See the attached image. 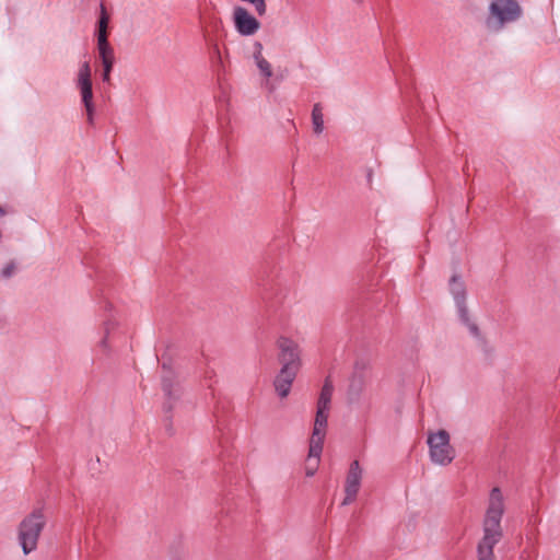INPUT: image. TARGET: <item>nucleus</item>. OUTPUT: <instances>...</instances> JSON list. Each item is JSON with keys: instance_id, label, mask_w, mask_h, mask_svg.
Segmentation results:
<instances>
[{"instance_id": "2", "label": "nucleus", "mask_w": 560, "mask_h": 560, "mask_svg": "<svg viewBox=\"0 0 560 560\" xmlns=\"http://www.w3.org/2000/svg\"><path fill=\"white\" fill-rule=\"evenodd\" d=\"M504 513V499L499 488L489 495L483 521V537L478 545V560H494L493 547L502 537L501 518Z\"/></svg>"}, {"instance_id": "11", "label": "nucleus", "mask_w": 560, "mask_h": 560, "mask_svg": "<svg viewBox=\"0 0 560 560\" xmlns=\"http://www.w3.org/2000/svg\"><path fill=\"white\" fill-rule=\"evenodd\" d=\"M362 469L358 460L351 463L346 481H345V499L342 505L354 502L361 487Z\"/></svg>"}, {"instance_id": "4", "label": "nucleus", "mask_w": 560, "mask_h": 560, "mask_svg": "<svg viewBox=\"0 0 560 560\" xmlns=\"http://www.w3.org/2000/svg\"><path fill=\"white\" fill-rule=\"evenodd\" d=\"M45 524L46 520L40 511L32 512L20 523L18 528V541L24 555L36 550Z\"/></svg>"}, {"instance_id": "5", "label": "nucleus", "mask_w": 560, "mask_h": 560, "mask_svg": "<svg viewBox=\"0 0 560 560\" xmlns=\"http://www.w3.org/2000/svg\"><path fill=\"white\" fill-rule=\"evenodd\" d=\"M429 455L431 460L441 466H446L455 458V450L450 443V434L441 429L428 434Z\"/></svg>"}, {"instance_id": "7", "label": "nucleus", "mask_w": 560, "mask_h": 560, "mask_svg": "<svg viewBox=\"0 0 560 560\" xmlns=\"http://www.w3.org/2000/svg\"><path fill=\"white\" fill-rule=\"evenodd\" d=\"M450 291L456 302L460 319L467 324L469 331L474 336H478V327L475 323L469 320L468 312L464 303L466 294L465 284L456 275H454L450 280Z\"/></svg>"}, {"instance_id": "14", "label": "nucleus", "mask_w": 560, "mask_h": 560, "mask_svg": "<svg viewBox=\"0 0 560 560\" xmlns=\"http://www.w3.org/2000/svg\"><path fill=\"white\" fill-rule=\"evenodd\" d=\"M312 122L315 133H320L324 129V117L319 104H315L312 110Z\"/></svg>"}, {"instance_id": "6", "label": "nucleus", "mask_w": 560, "mask_h": 560, "mask_svg": "<svg viewBox=\"0 0 560 560\" xmlns=\"http://www.w3.org/2000/svg\"><path fill=\"white\" fill-rule=\"evenodd\" d=\"M75 85L80 92L81 102L86 112V120L92 125L94 121L95 105L92 90V71L89 61H84L80 65Z\"/></svg>"}, {"instance_id": "15", "label": "nucleus", "mask_w": 560, "mask_h": 560, "mask_svg": "<svg viewBox=\"0 0 560 560\" xmlns=\"http://www.w3.org/2000/svg\"><path fill=\"white\" fill-rule=\"evenodd\" d=\"M320 453L322 452H318L316 455H314V454H312L311 450L308 451V457H307L306 467H305L306 476L312 477L315 475V472L318 468Z\"/></svg>"}, {"instance_id": "1", "label": "nucleus", "mask_w": 560, "mask_h": 560, "mask_svg": "<svg viewBox=\"0 0 560 560\" xmlns=\"http://www.w3.org/2000/svg\"><path fill=\"white\" fill-rule=\"evenodd\" d=\"M277 361L280 370L273 380V387L280 398L290 394L292 384L303 365L302 348L300 343L285 335L276 340Z\"/></svg>"}, {"instance_id": "17", "label": "nucleus", "mask_w": 560, "mask_h": 560, "mask_svg": "<svg viewBox=\"0 0 560 560\" xmlns=\"http://www.w3.org/2000/svg\"><path fill=\"white\" fill-rule=\"evenodd\" d=\"M102 65H103V74H102L103 81L109 82L110 72H112V69L114 66V61L106 60V61H103Z\"/></svg>"}, {"instance_id": "12", "label": "nucleus", "mask_w": 560, "mask_h": 560, "mask_svg": "<svg viewBox=\"0 0 560 560\" xmlns=\"http://www.w3.org/2000/svg\"><path fill=\"white\" fill-rule=\"evenodd\" d=\"M253 57L260 73L269 79L272 77V68L270 62L262 56V45L259 42L254 44Z\"/></svg>"}, {"instance_id": "13", "label": "nucleus", "mask_w": 560, "mask_h": 560, "mask_svg": "<svg viewBox=\"0 0 560 560\" xmlns=\"http://www.w3.org/2000/svg\"><path fill=\"white\" fill-rule=\"evenodd\" d=\"M332 393H334L332 382L330 381V378L327 377L322 387V390H320V394H319V397L317 400V406L322 407V408L330 409Z\"/></svg>"}, {"instance_id": "10", "label": "nucleus", "mask_w": 560, "mask_h": 560, "mask_svg": "<svg viewBox=\"0 0 560 560\" xmlns=\"http://www.w3.org/2000/svg\"><path fill=\"white\" fill-rule=\"evenodd\" d=\"M233 22L236 31L243 36L254 35L260 28V22L243 7L234 8Z\"/></svg>"}, {"instance_id": "8", "label": "nucleus", "mask_w": 560, "mask_h": 560, "mask_svg": "<svg viewBox=\"0 0 560 560\" xmlns=\"http://www.w3.org/2000/svg\"><path fill=\"white\" fill-rule=\"evenodd\" d=\"M328 408H322L317 406L313 433L311 436V452L316 455L323 451V444L326 435L327 420H328Z\"/></svg>"}, {"instance_id": "16", "label": "nucleus", "mask_w": 560, "mask_h": 560, "mask_svg": "<svg viewBox=\"0 0 560 560\" xmlns=\"http://www.w3.org/2000/svg\"><path fill=\"white\" fill-rule=\"evenodd\" d=\"M16 270V265L14 261L8 262L2 269H1V276L4 279L11 278Z\"/></svg>"}, {"instance_id": "9", "label": "nucleus", "mask_w": 560, "mask_h": 560, "mask_svg": "<svg viewBox=\"0 0 560 560\" xmlns=\"http://www.w3.org/2000/svg\"><path fill=\"white\" fill-rule=\"evenodd\" d=\"M109 16L106 13L105 7L101 5V16L98 20V32H97V49L100 58L103 61L109 60L115 61L114 50L107 39V25Z\"/></svg>"}, {"instance_id": "3", "label": "nucleus", "mask_w": 560, "mask_h": 560, "mask_svg": "<svg viewBox=\"0 0 560 560\" xmlns=\"http://www.w3.org/2000/svg\"><path fill=\"white\" fill-rule=\"evenodd\" d=\"M523 16V8L517 0H493L489 4L486 25L499 32L505 25L517 22Z\"/></svg>"}]
</instances>
